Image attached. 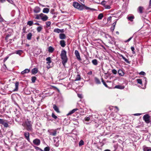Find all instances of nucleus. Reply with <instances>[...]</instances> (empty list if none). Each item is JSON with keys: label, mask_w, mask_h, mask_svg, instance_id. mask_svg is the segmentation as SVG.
Instances as JSON below:
<instances>
[{"label": "nucleus", "mask_w": 151, "mask_h": 151, "mask_svg": "<svg viewBox=\"0 0 151 151\" xmlns=\"http://www.w3.org/2000/svg\"><path fill=\"white\" fill-rule=\"evenodd\" d=\"M101 80H102V81H101L103 83V84L104 85V86L106 87H108L107 85L106 84V83L104 82V80L103 78H102Z\"/></svg>", "instance_id": "obj_44"}, {"label": "nucleus", "mask_w": 151, "mask_h": 151, "mask_svg": "<svg viewBox=\"0 0 151 151\" xmlns=\"http://www.w3.org/2000/svg\"><path fill=\"white\" fill-rule=\"evenodd\" d=\"M131 49L132 52V53L133 54H134L135 53V52L134 51V48L133 47H131Z\"/></svg>", "instance_id": "obj_51"}, {"label": "nucleus", "mask_w": 151, "mask_h": 151, "mask_svg": "<svg viewBox=\"0 0 151 151\" xmlns=\"http://www.w3.org/2000/svg\"><path fill=\"white\" fill-rule=\"evenodd\" d=\"M141 114L139 113H137L134 114V116H139Z\"/></svg>", "instance_id": "obj_62"}, {"label": "nucleus", "mask_w": 151, "mask_h": 151, "mask_svg": "<svg viewBox=\"0 0 151 151\" xmlns=\"http://www.w3.org/2000/svg\"><path fill=\"white\" fill-rule=\"evenodd\" d=\"M30 71V70L29 69H26L23 71H22L21 72V74L22 75H23L26 73H29Z\"/></svg>", "instance_id": "obj_19"}, {"label": "nucleus", "mask_w": 151, "mask_h": 151, "mask_svg": "<svg viewBox=\"0 0 151 151\" xmlns=\"http://www.w3.org/2000/svg\"><path fill=\"white\" fill-rule=\"evenodd\" d=\"M53 108L54 110L57 113H59L60 112L59 108L55 104L53 105Z\"/></svg>", "instance_id": "obj_13"}, {"label": "nucleus", "mask_w": 151, "mask_h": 151, "mask_svg": "<svg viewBox=\"0 0 151 151\" xmlns=\"http://www.w3.org/2000/svg\"><path fill=\"white\" fill-rule=\"evenodd\" d=\"M78 96L80 98H83L81 94H78Z\"/></svg>", "instance_id": "obj_58"}, {"label": "nucleus", "mask_w": 151, "mask_h": 151, "mask_svg": "<svg viewBox=\"0 0 151 151\" xmlns=\"http://www.w3.org/2000/svg\"><path fill=\"white\" fill-rule=\"evenodd\" d=\"M125 88V86H122L121 85H117L114 88H117L120 89H123Z\"/></svg>", "instance_id": "obj_10"}, {"label": "nucleus", "mask_w": 151, "mask_h": 151, "mask_svg": "<svg viewBox=\"0 0 151 151\" xmlns=\"http://www.w3.org/2000/svg\"><path fill=\"white\" fill-rule=\"evenodd\" d=\"M4 127H9V125L8 123L6 122V121H4L3 124H2Z\"/></svg>", "instance_id": "obj_35"}, {"label": "nucleus", "mask_w": 151, "mask_h": 151, "mask_svg": "<svg viewBox=\"0 0 151 151\" xmlns=\"http://www.w3.org/2000/svg\"><path fill=\"white\" fill-rule=\"evenodd\" d=\"M78 109L77 108H75L73 109L72 110L70 111L69 113L67 114L68 115H69L72 114L74 113L75 111H77Z\"/></svg>", "instance_id": "obj_15"}, {"label": "nucleus", "mask_w": 151, "mask_h": 151, "mask_svg": "<svg viewBox=\"0 0 151 151\" xmlns=\"http://www.w3.org/2000/svg\"><path fill=\"white\" fill-rule=\"evenodd\" d=\"M104 6L106 9H110L111 8V7L109 5H105Z\"/></svg>", "instance_id": "obj_56"}, {"label": "nucleus", "mask_w": 151, "mask_h": 151, "mask_svg": "<svg viewBox=\"0 0 151 151\" xmlns=\"http://www.w3.org/2000/svg\"><path fill=\"white\" fill-rule=\"evenodd\" d=\"M59 38L61 40L65 39L66 38L65 35L64 33H60L59 34Z\"/></svg>", "instance_id": "obj_14"}, {"label": "nucleus", "mask_w": 151, "mask_h": 151, "mask_svg": "<svg viewBox=\"0 0 151 151\" xmlns=\"http://www.w3.org/2000/svg\"><path fill=\"white\" fill-rule=\"evenodd\" d=\"M85 119L86 121H89L90 120V118L89 116L86 117L85 118Z\"/></svg>", "instance_id": "obj_54"}, {"label": "nucleus", "mask_w": 151, "mask_h": 151, "mask_svg": "<svg viewBox=\"0 0 151 151\" xmlns=\"http://www.w3.org/2000/svg\"><path fill=\"white\" fill-rule=\"evenodd\" d=\"M3 68H4L5 69L6 68V65L5 64H4L3 65Z\"/></svg>", "instance_id": "obj_64"}, {"label": "nucleus", "mask_w": 151, "mask_h": 151, "mask_svg": "<svg viewBox=\"0 0 151 151\" xmlns=\"http://www.w3.org/2000/svg\"><path fill=\"white\" fill-rule=\"evenodd\" d=\"M32 124V123L31 121L28 119H27L25 121L22 125L27 131L29 132H32L33 131Z\"/></svg>", "instance_id": "obj_1"}, {"label": "nucleus", "mask_w": 151, "mask_h": 151, "mask_svg": "<svg viewBox=\"0 0 151 151\" xmlns=\"http://www.w3.org/2000/svg\"><path fill=\"white\" fill-rule=\"evenodd\" d=\"M27 24L29 26H31L33 24V22L32 21H29L28 22Z\"/></svg>", "instance_id": "obj_41"}, {"label": "nucleus", "mask_w": 151, "mask_h": 151, "mask_svg": "<svg viewBox=\"0 0 151 151\" xmlns=\"http://www.w3.org/2000/svg\"><path fill=\"white\" fill-rule=\"evenodd\" d=\"M103 17V14H100L98 16V19L99 20L101 19Z\"/></svg>", "instance_id": "obj_34"}, {"label": "nucleus", "mask_w": 151, "mask_h": 151, "mask_svg": "<svg viewBox=\"0 0 151 151\" xmlns=\"http://www.w3.org/2000/svg\"><path fill=\"white\" fill-rule=\"evenodd\" d=\"M144 9V8L143 7L139 6L137 9V12L140 14H142L143 13V10Z\"/></svg>", "instance_id": "obj_8"}, {"label": "nucleus", "mask_w": 151, "mask_h": 151, "mask_svg": "<svg viewBox=\"0 0 151 151\" xmlns=\"http://www.w3.org/2000/svg\"><path fill=\"white\" fill-rule=\"evenodd\" d=\"M54 48L51 46H50L48 47V51L49 52L52 53L54 51Z\"/></svg>", "instance_id": "obj_29"}, {"label": "nucleus", "mask_w": 151, "mask_h": 151, "mask_svg": "<svg viewBox=\"0 0 151 151\" xmlns=\"http://www.w3.org/2000/svg\"><path fill=\"white\" fill-rule=\"evenodd\" d=\"M36 78L35 76H32V77L31 80L32 83H34L35 82L36 80Z\"/></svg>", "instance_id": "obj_38"}, {"label": "nucleus", "mask_w": 151, "mask_h": 151, "mask_svg": "<svg viewBox=\"0 0 151 151\" xmlns=\"http://www.w3.org/2000/svg\"><path fill=\"white\" fill-rule=\"evenodd\" d=\"M23 53V51L21 50H18L16 51L15 52V53L17 54H18L19 56Z\"/></svg>", "instance_id": "obj_28"}, {"label": "nucleus", "mask_w": 151, "mask_h": 151, "mask_svg": "<svg viewBox=\"0 0 151 151\" xmlns=\"http://www.w3.org/2000/svg\"><path fill=\"white\" fill-rule=\"evenodd\" d=\"M73 6L75 8H77L80 10H82L84 9L86 10L91 9L88 7L86 6L84 4H80L77 2L74 1L73 2Z\"/></svg>", "instance_id": "obj_2"}, {"label": "nucleus", "mask_w": 151, "mask_h": 151, "mask_svg": "<svg viewBox=\"0 0 151 151\" xmlns=\"http://www.w3.org/2000/svg\"><path fill=\"white\" fill-rule=\"evenodd\" d=\"M105 1H103L101 2V4L103 5V6H105Z\"/></svg>", "instance_id": "obj_59"}, {"label": "nucleus", "mask_w": 151, "mask_h": 151, "mask_svg": "<svg viewBox=\"0 0 151 151\" xmlns=\"http://www.w3.org/2000/svg\"><path fill=\"white\" fill-rule=\"evenodd\" d=\"M92 63L93 65H96L98 64V61L96 59H94L92 60Z\"/></svg>", "instance_id": "obj_25"}, {"label": "nucleus", "mask_w": 151, "mask_h": 151, "mask_svg": "<svg viewBox=\"0 0 151 151\" xmlns=\"http://www.w3.org/2000/svg\"><path fill=\"white\" fill-rule=\"evenodd\" d=\"M144 151H151V148L150 147H146L143 148Z\"/></svg>", "instance_id": "obj_32"}, {"label": "nucleus", "mask_w": 151, "mask_h": 151, "mask_svg": "<svg viewBox=\"0 0 151 151\" xmlns=\"http://www.w3.org/2000/svg\"><path fill=\"white\" fill-rule=\"evenodd\" d=\"M9 57H6L4 60V62H5L8 59Z\"/></svg>", "instance_id": "obj_60"}, {"label": "nucleus", "mask_w": 151, "mask_h": 151, "mask_svg": "<svg viewBox=\"0 0 151 151\" xmlns=\"http://www.w3.org/2000/svg\"><path fill=\"white\" fill-rule=\"evenodd\" d=\"M150 117L149 115L147 114L143 116V119L146 123H149L150 122Z\"/></svg>", "instance_id": "obj_3"}, {"label": "nucleus", "mask_w": 151, "mask_h": 151, "mask_svg": "<svg viewBox=\"0 0 151 151\" xmlns=\"http://www.w3.org/2000/svg\"><path fill=\"white\" fill-rule=\"evenodd\" d=\"M62 63L64 66H65V64L67 63L68 59L67 57H61Z\"/></svg>", "instance_id": "obj_5"}, {"label": "nucleus", "mask_w": 151, "mask_h": 151, "mask_svg": "<svg viewBox=\"0 0 151 151\" xmlns=\"http://www.w3.org/2000/svg\"><path fill=\"white\" fill-rule=\"evenodd\" d=\"M51 22L50 21H48L46 22V27L47 28L48 27H49L50 26L51 24Z\"/></svg>", "instance_id": "obj_43"}, {"label": "nucleus", "mask_w": 151, "mask_h": 151, "mask_svg": "<svg viewBox=\"0 0 151 151\" xmlns=\"http://www.w3.org/2000/svg\"><path fill=\"white\" fill-rule=\"evenodd\" d=\"M40 10L41 9L40 7L38 6H36L35 7L34 11L35 13H37L39 12H40Z\"/></svg>", "instance_id": "obj_9"}, {"label": "nucleus", "mask_w": 151, "mask_h": 151, "mask_svg": "<svg viewBox=\"0 0 151 151\" xmlns=\"http://www.w3.org/2000/svg\"><path fill=\"white\" fill-rule=\"evenodd\" d=\"M32 36V33L31 32L29 33L27 35V39L28 40H31V39Z\"/></svg>", "instance_id": "obj_23"}, {"label": "nucleus", "mask_w": 151, "mask_h": 151, "mask_svg": "<svg viewBox=\"0 0 151 151\" xmlns=\"http://www.w3.org/2000/svg\"><path fill=\"white\" fill-rule=\"evenodd\" d=\"M33 142L35 145L37 146H39L40 144V139L36 138L33 140Z\"/></svg>", "instance_id": "obj_4"}, {"label": "nucleus", "mask_w": 151, "mask_h": 151, "mask_svg": "<svg viewBox=\"0 0 151 151\" xmlns=\"http://www.w3.org/2000/svg\"><path fill=\"white\" fill-rule=\"evenodd\" d=\"M96 84H99L101 83L100 80L97 77L94 78Z\"/></svg>", "instance_id": "obj_20"}, {"label": "nucleus", "mask_w": 151, "mask_h": 151, "mask_svg": "<svg viewBox=\"0 0 151 151\" xmlns=\"http://www.w3.org/2000/svg\"><path fill=\"white\" fill-rule=\"evenodd\" d=\"M118 73L121 76H123L124 74V72L121 70H119L118 71Z\"/></svg>", "instance_id": "obj_26"}, {"label": "nucleus", "mask_w": 151, "mask_h": 151, "mask_svg": "<svg viewBox=\"0 0 151 151\" xmlns=\"http://www.w3.org/2000/svg\"><path fill=\"white\" fill-rule=\"evenodd\" d=\"M54 32L59 33L60 32H63V29L61 30L58 28H55L54 29Z\"/></svg>", "instance_id": "obj_17"}, {"label": "nucleus", "mask_w": 151, "mask_h": 151, "mask_svg": "<svg viewBox=\"0 0 151 151\" xmlns=\"http://www.w3.org/2000/svg\"><path fill=\"white\" fill-rule=\"evenodd\" d=\"M26 27H23V29H22V30H23V32L24 33H26Z\"/></svg>", "instance_id": "obj_55"}, {"label": "nucleus", "mask_w": 151, "mask_h": 151, "mask_svg": "<svg viewBox=\"0 0 151 151\" xmlns=\"http://www.w3.org/2000/svg\"><path fill=\"white\" fill-rule=\"evenodd\" d=\"M81 79V77L80 75H77V76L76 77V78L74 81H80Z\"/></svg>", "instance_id": "obj_31"}, {"label": "nucleus", "mask_w": 151, "mask_h": 151, "mask_svg": "<svg viewBox=\"0 0 151 151\" xmlns=\"http://www.w3.org/2000/svg\"><path fill=\"white\" fill-rule=\"evenodd\" d=\"M133 38V36L130 37L129 39H128L127 40H126L125 41V42H129Z\"/></svg>", "instance_id": "obj_50"}, {"label": "nucleus", "mask_w": 151, "mask_h": 151, "mask_svg": "<svg viewBox=\"0 0 151 151\" xmlns=\"http://www.w3.org/2000/svg\"><path fill=\"white\" fill-rule=\"evenodd\" d=\"M38 72L37 69L36 68H34L32 70V74H35Z\"/></svg>", "instance_id": "obj_21"}, {"label": "nucleus", "mask_w": 151, "mask_h": 151, "mask_svg": "<svg viewBox=\"0 0 151 151\" xmlns=\"http://www.w3.org/2000/svg\"><path fill=\"white\" fill-rule=\"evenodd\" d=\"M41 17V19L43 21H45L47 20L48 19V17L46 15H45L43 14V15H42Z\"/></svg>", "instance_id": "obj_11"}, {"label": "nucleus", "mask_w": 151, "mask_h": 151, "mask_svg": "<svg viewBox=\"0 0 151 151\" xmlns=\"http://www.w3.org/2000/svg\"><path fill=\"white\" fill-rule=\"evenodd\" d=\"M127 19L131 22H132L133 19L134 18V16H128L127 17Z\"/></svg>", "instance_id": "obj_22"}, {"label": "nucleus", "mask_w": 151, "mask_h": 151, "mask_svg": "<svg viewBox=\"0 0 151 151\" xmlns=\"http://www.w3.org/2000/svg\"><path fill=\"white\" fill-rule=\"evenodd\" d=\"M123 60H124V61L127 63L128 64H130L131 63V61L129 60L128 58H126V57H122Z\"/></svg>", "instance_id": "obj_27"}, {"label": "nucleus", "mask_w": 151, "mask_h": 151, "mask_svg": "<svg viewBox=\"0 0 151 151\" xmlns=\"http://www.w3.org/2000/svg\"><path fill=\"white\" fill-rule=\"evenodd\" d=\"M44 151H50V148L49 147H46L44 148Z\"/></svg>", "instance_id": "obj_45"}, {"label": "nucleus", "mask_w": 151, "mask_h": 151, "mask_svg": "<svg viewBox=\"0 0 151 151\" xmlns=\"http://www.w3.org/2000/svg\"><path fill=\"white\" fill-rule=\"evenodd\" d=\"M34 147L35 149L37 150H40V151H41V150H42L39 147L37 146H35Z\"/></svg>", "instance_id": "obj_53"}, {"label": "nucleus", "mask_w": 151, "mask_h": 151, "mask_svg": "<svg viewBox=\"0 0 151 151\" xmlns=\"http://www.w3.org/2000/svg\"><path fill=\"white\" fill-rule=\"evenodd\" d=\"M5 121V120L3 119H0V124H2Z\"/></svg>", "instance_id": "obj_48"}, {"label": "nucleus", "mask_w": 151, "mask_h": 151, "mask_svg": "<svg viewBox=\"0 0 151 151\" xmlns=\"http://www.w3.org/2000/svg\"><path fill=\"white\" fill-rule=\"evenodd\" d=\"M46 60L47 61L46 63H47L48 64V65H49V64L51 62L50 57H47L46 59Z\"/></svg>", "instance_id": "obj_33"}, {"label": "nucleus", "mask_w": 151, "mask_h": 151, "mask_svg": "<svg viewBox=\"0 0 151 151\" xmlns=\"http://www.w3.org/2000/svg\"><path fill=\"white\" fill-rule=\"evenodd\" d=\"M43 15V14L42 13H41L40 14H37L36 15V17H35V19H39L40 18L41 19V17H42V15Z\"/></svg>", "instance_id": "obj_24"}, {"label": "nucleus", "mask_w": 151, "mask_h": 151, "mask_svg": "<svg viewBox=\"0 0 151 151\" xmlns=\"http://www.w3.org/2000/svg\"><path fill=\"white\" fill-rule=\"evenodd\" d=\"M146 73L144 71H141L139 73V74L141 75L145 76L146 75Z\"/></svg>", "instance_id": "obj_46"}, {"label": "nucleus", "mask_w": 151, "mask_h": 151, "mask_svg": "<svg viewBox=\"0 0 151 151\" xmlns=\"http://www.w3.org/2000/svg\"><path fill=\"white\" fill-rule=\"evenodd\" d=\"M84 144V142L82 140H81L79 142V146L81 147Z\"/></svg>", "instance_id": "obj_36"}, {"label": "nucleus", "mask_w": 151, "mask_h": 151, "mask_svg": "<svg viewBox=\"0 0 151 151\" xmlns=\"http://www.w3.org/2000/svg\"><path fill=\"white\" fill-rule=\"evenodd\" d=\"M116 21L114 22L113 23V29L112 30L113 31L114 29L115 26L116 24Z\"/></svg>", "instance_id": "obj_49"}, {"label": "nucleus", "mask_w": 151, "mask_h": 151, "mask_svg": "<svg viewBox=\"0 0 151 151\" xmlns=\"http://www.w3.org/2000/svg\"><path fill=\"white\" fill-rule=\"evenodd\" d=\"M75 54L76 57H80L79 53L78 50H75Z\"/></svg>", "instance_id": "obj_37"}, {"label": "nucleus", "mask_w": 151, "mask_h": 151, "mask_svg": "<svg viewBox=\"0 0 151 151\" xmlns=\"http://www.w3.org/2000/svg\"><path fill=\"white\" fill-rule=\"evenodd\" d=\"M48 132H49L50 135H51L53 136H55L56 135L57 131L56 130H51L50 131H49V130H48Z\"/></svg>", "instance_id": "obj_6"}, {"label": "nucleus", "mask_w": 151, "mask_h": 151, "mask_svg": "<svg viewBox=\"0 0 151 151\" xmlns=\"http://www.w3.org/2000/svg\"><path fill=\"white\" fill-rule=\"evenodd\" d=\"M137 81L138 83L140 84L142 86V81L141 79H137Z\"/></svg>", "instance_id": "obj_40"}, {"label": "nucleus", "mask_w": 151, "mask_h": 151, "mask_svg": "<svg viewBox=\"0 0 151 151\" xmlns=\"http://www.w3.org/2000/svg\"><path fill=\"white\" fill-rule=\"evenodd\" d=\"M24 135L26 139L28 141H29V133L27 132H25L24 133Z\"/></svg>", "instance_id": "obj_7"}, {"label": "nucleus", "mask_w": 151, "mask_h": 151, "mask_svg": "<svg viewBox=\"0 0 151 151\" xmlns=\"http://www.w3.org/2000/svg\"><path fill=\"white\" fill-rule=\"evenodd\" d=\"M112 73L114 74H116L117 73L116 70L114 69H113L112 70Z\"/></svg>", "instance_id": "obj_52"}, {"label": "nucleus", "mask_w": 151, "mask_h": 151, "mask_svg": "<svg viewBox=\"0 0 151 151\" xmlns=\"http://www.w3.org/2000/svg\"><path fill=\"white\" fill-rule=\"evenodd\" d=\"M11 36V35H9V34H7L6 37H5V40H7L8 39V38H9V37L10 36Z\"/></svg>", "instance_id": "obj_57"}, {"label": "nucleus", "mask_w": 151, "mask_h": 151, "mask_svg": "<svg viewBox=\"0 0 151 151\" xmlns=\"http://www.w3.org/2000/svg\"><path fill=\"white\" fill-rule=\"evenodd\" d=\"M6 0H0V2L3 3L5 2Z\"/></svg>", "instance_id": "obj_61"}, {"label": "nucleus", "mask_w": 151, "mask_h": 151, "mask_svg": "<svg viewBox=\"0 0 151 151\" xmlns=\"http://www.w3.org/2000/svg\"><path fill=\"white\" fill-rule=\"evenodd\" d=\"M52 116L55 119H56L58 118L57 116H56L53 113H52Z\"/></svg>", "instance_id": "obj_47"}, {"label": "nucleus", "mask_w": 151, "mask_h": 151, "mask_svg": "<svg viewBox=\"0 0 151 151\" xmlns=\"http://www.w3.org/2000/svg\"><path fill=\"white\" fill-rule=\"evenodd\" d=\"M60 44L63 47H64L66 45L65 41L64 40H60Z\"/></svg>", "instance_id": "obj_16"}, {"label": "nucleus", "mask_w": 151, "mask_h": 151, "mask_svg": "<svg viewBox=\"0 0 151 151\" xmlns=\"http://www.w3.org/2000/svg\"><path fill=\"white\" fill-rule=\"evenodd\" d=\"M42 11L44 13H47L49 11V9L47 8H44L43 9Z\"/></svg>", "instance_id": "obj_30"}, {"label": "nucleus", "mask_w": 151, "mask_h": 151, "mask_svg": "<svg viewBox=\"0 0 151 151\" xmlns=\"http://www.w3.org/2000/svg\"><path fill=\"white\" fill-rule=\"evenodd\" d=\"M66 54V52L65 50H63L61 51L60 55L61 57H67Z\"/></svg>", "instance_id": "obj_18"}, {"label": "nucleus", "mask_w": 151, "mask_h": 151, "mask_svg": "<svg viewBox=\"0 0 151 151\" xmlns=\"http://www.w3.org/2000/svg\"><path fill=\"white\" fill-rule=\"evenodd\" d=\"M144 79L145 80V86H144V87L142 88H143V89H145L146 88V86L147 83V81L146 78L144 77Z\"/></svg>", "instance_id": "obj_42"}, {"label": "nucleus", "mask_w": 151, "mask_h": 151, "mask_svg": "<svg viewBox=\"0 0 151 151\" xmlns=\"http://www.w3.org/2000/svg\"><path fill=\"white\" fill-rule=\"evenodd\" d=\"M19 85V82H16L15 83V88L12 91L14 92V91H18V89Z\"/></svg>", "instance_id": "obj_12"}, {"label": "nucleus", "mask_w": 151, "mask_h": 151, "mask_svg": "<svg viewBox=\"0 0 151 151\" xmlns=\"http://www.w3.org/2000/svg\"><path fill=\"white\" fill-rule=\"evenodd\" d=\"M149 7L150 8L151 7V0H150L149 2Z\"/></svg>", "instance_id": "obj_63"}, {"label": "nucleus", "mask_w": 151, "mask_h": 151, "mask_svg": "<svg viewBox=\"0 0 151 151\" xmlns=\"http://www.w3.org/2000/svg\"><path fill=\"white\" fill-rule=\"evenodd\" d=\"M42 28L41 26L38 27L37 28V30L38 32H40L42 30Z\"/></svg>", "instance_id": "obj_39"}]
</instances>
